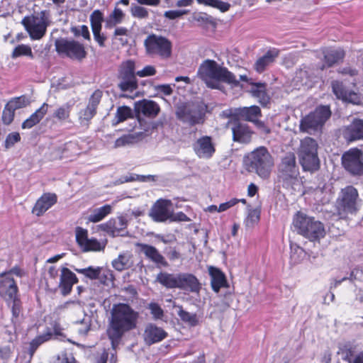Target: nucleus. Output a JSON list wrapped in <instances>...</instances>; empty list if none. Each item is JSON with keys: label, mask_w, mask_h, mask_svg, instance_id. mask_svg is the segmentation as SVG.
Returning a JSON list of instances; mask_svg holds the SVG:
<instances>
[{"label": "nucleus", "mask_w": 363, "mask_h": 363, "mask_svg": "<svg viewBox=\"0 0 363 363\" xmlns=\"http://www.w3.org/2000/svg\"><path fill=\"white\" fill-rule=\"evenodd\" d=\"M139 313L129 305L118 303L113 305L106 333L115 350L120 344L123 336L136 328Z\"/></svg>", "instance_id": "obj_1"}, {"label": "nucleus", "mask_w": 363, "mask_h": 363, "mask_svg": "<svg viewBox=\"0 0 363 363\" xmlns=\"http://www.w3.org/2000/svg\"><path fill=\"white\" fill-rule=\"evenodd\" d=\"M197 75L211 89H217L218 82H224L233 87H238L241 86L240 81L248 82L247 75H240V79H237L233 73L213 60H204L199 67Z\"/></svg>", "instance_id": "obj_2"}, {"label": "nucleus", "mask_w": 363, "mask_h": 363, "mask_svg": "<svg viewBox=\"0 0 363 363\" xmlns=\"http://www.w3.org/2000/svg\"><path fill=\"white\" fill-rule=\"evenodd\" d=\"M245 164L249 172L255 173L262 179H267L269 177L274 162L268 150L261 146L245 157Z\"/></svg>", "instance_id": "obj_3"}, {"label": "nucleus", "mask_w": 363, "mask_h": 363, "mask_svg": "<svg viewBox=\"0 0 363 363\" xmlns=\"http://www.w3.org/2000/svg\"><path fill=\"white\" fill-rule=\"evenodd\" d=\"M157 281L168 289H179L199 294L201 289V284L192 274L179 273L169 274L160 272L157 276Z\"/></svg>", "instance_id": "obj_4"}, {"label": "nucleus", "mask_w": 363, "mask_h": 363, "mask_svg": "<svg viewBox=\"0 0 363 363\" xmlns=\"http://www.w3.org/2000/svg\"><path fill=\"white\" fill-rule=\"evenodd\" d=\"M293 226L297 233L312 242L319 241L325 235V230L323 223L301 211H298L294 215Z\"/></svg>", "instance_id": "obj_5"}, {"label": "nucleus", "mask_w": 363, "mask_h": 363, "mask_svg": "<svg viewBox=\"0 0 363 363\" xmlns=\"http://www.w3.org/2000/svg\"><path fill=\"white\" fill-rule=\"evenodd\" d=\"M207 106L203 101L182 104L177 108V118L189 126L203 124L205 121Z\"/></svg>", "instance_id": "obj_6"}, {"label": "nucleus", "mask_w": 363, "mask_h": 363, "mask_svg": "<svg viewBox=\"0 0 363 363\" xmlns=\"http://www.w3.org/2000/svg\"><path fill=\"white\" fill-rule=\"evenodd\" d=\"M318 143L310 137H306L301 140L298 151L299 162L304 171H315L320 167L318 157Z\"/></svg>", "instance_id": "obj_7"}, {"label": "nucleus", "mask_w": 363, "mask_h": 363, "mask_svg": "<svg viewBox=\"0 0 363 363\" xmlns=\"http://www.w3.org/2000/svg\"><path fill=\"white\" fill-rule=\"evenodd\" d=\"M146 54L151 57H159L167 60L172 56V43L166 37L151 33L144 40Z\"/></svg>", "instance_id": "obj_8"}, {"label": "nucleus", "mask_w": 363, "mask_h": 363, "mask_svg": "<svg viewBox=\"0 0 363 363\" xmlns=\"http://www.w3.org/2000/svg\"><path fill=\"white\" fill-rule=\"evenodd\" d=\"M298 175L299 170L294 153H286L278 166L279 182L282 183L284 187L289 188L298 182Z\"/></svg>", "instance_id": "obj_9"}, {"label": "nucleus", "mask_w": 363, "mask_h": 363, "mask_svg": "<svg viewBox=\"0 0 363 363\" xmlns=\"http://www.w3.org/2000/svg\"><path fill=\"white\" fill-rule=\"evenodd\" d=\"M360 201L358 191L353 186L342 189L337 201L339 215L342 218L347 214H355L359 209Z\"/></svg>", "instance_id": "obj_10"}, {"label": "nucleus", "mask_w": 363, "mask_h": 363, "mask_svg": "<svg viewBox=\"0 0 363 363\" xmlns=\"http://www.w3.org/2000/svg\"><path fill=\"white\" fill-rule=\"evenodd\" d=\"M330 116L331 111L328 106H319L301 120L300 130L309 133L320 130Z\"/></svg>", "instance_id": "obj_11"}, {"label": "nucleus", "mask_w": 363, "mask_h": 363, "mask_svg": "<svg viewBox=\"0 0 363 363\" xmlns=\"http://www.w3.org/2000/svg\"><path fill=\"white\" fill-rule=\"evenodd\" d=\"M342 165L347 172L354 177L363 175V152L358 148H351L341 157Z\"/></svg>", "instance_id": "obj_12"}, {"label": "nucleus", "mask_w": 363, "mask_h": 363, "mask_svg": "<svg viewBox=\"0 0 363 363\" xmlns=\"http://www.w3.org/2000/svg\"><path fill=\"white\" fill-rule=\"evenodd\" d=\"M21 23L33 40L41 39L45 35L48 26L44 11L37 15L25 16Z\"/></svg>", "instance_id": "obj_13"}, {"label": "nucleus", "mask_w": 363, "mask_h": 363, "mask_svg": "<svg viewBox=\"0 0 363 363\" xmlns=\"http://www.w3.org/2000/svg\"><path fill=\"white\" fill-rule=\"evenodd\" d=\"M56 51L71 59L82 60L86 57V52L82 44L74 40L59 38L55 42Z\"/></svg>", "instance_id": "obj_14"}, {"label": "nucleus", "mask_w": 363, "mask_h": 363, "mask_svg": "<svg viewBox=\"0 0 363 363\" xmlns=\"http://www.w3.org/2000/svg\"><path fill=\"white\" fill-rule=\"evenodd\" d=\"M172 206L170 200L160 199L153 204L149 216L155 222H165L172 216Z\"/></svg>", "instance_id": "obj_15"}, {"label": "nucleus", "mask_w": 363, "mask_h": 363, "mask_svg": "<svg viewBox=\"0 0 363 363\" xmlns=\"http://www.w3.org/2000/svg\"><path fill=\"white\" fill-rule=\"evenodd\" d=\"M79 279L76 274L67 267L60 269V281H55V286L60 289L63 296L69 295L74 284L78 283Z\"/></svg>", "instance_id": "obj_16"}, {"label": "nucleus", "mask_w": 363, "mask_h": 363, "mask_svg": "<svg viewBox=\"0 0 363 363\" xmlns=\"http://www.w3.org/2000/svg\"><path fill=\"white\" fill-rule=\"evenodd\" d=\"M231 125L234 142L247 144L251 141L254 132L247 124L240 122L238 119H235L231 122Z\"/></svg>", "instance_id": "obj_17"}, {"label": "nucleus", "mask_w": 363, "mask_h": 363, "mask_svg": "<svg viewBox=\"0 0 363 363\" xmlns=\"http://www.w3.org/2000/svg\"><path fill=\"white\" fill-rule=\"evenodd\" d=\"M342 134L348 143L363 140V120L354 118L350 124L343 128Z\"/></svg>", "instance_id": "obj_18"}, {"label": "nucleus", "mask_w": 363, "mask_h": 363, "mask_svg": "<svg viewBox=\"0 0 363 363\" xmlns=\"http://www.w3.org/2000/svg\"><path fill=\"white\" fill-rule=\"evenodd\" d=\"M193 148L199 158L209 159L216 151L211 137L207 135L199 138L194 144Z\"/></svg>", "instance_id": "obj_19"}, {"label": "nucleus", "mask_w": 363, "mask_h": 363, "mask_svg": "<svg viewBox=\"0 0 363 363\" xmlns=\"http://www.w3.org/2000/svg\"><path fill=\"white\" fill-rule=\"evenodd\" d=\"M18 286L10 273L5 274L0 279V296L5 301H11L18 296Z\"/></svg>", "instance_id": "obj_20"}, {"label": "nucleus", "mask_w": 363, "mask_h": 363, "mask_svg": "<svg viewBox=\"0 0 363 363\" xmlns=\"http://www.w3.org/2000/svg\"><path fill=\"white\" fill-rule=\"evenodd\" d=\"M167 336V333L160 327L153 323H148L143 333L144 341L146 345H151L163 340Z\"/></svg>", "instance_id": "obj_21"}, {"label": "nucleus", "mask_w": 363, "mask_h": 363, "mask_svg": "<svg viewBox=\"0 0 363 363\" xmlns=\"http://www.w3.org/2000/svg\"><path fill=\"white\" fill-rule=\"evenodd\" d=\"M140 252H143L145 257L157 265L167 267L168 262L164 257L158 251V250L152 246L145 243H137Z\"/></svg>", "instance_id": "obj_22"}, {"label": "nucleus", "mask_w": 363, "mask_h": 363, "mask_svg": "<svg viewBox=\"0 0 363 363\" xmlns=\"http://www.w3.org/2000/svg\"><path fill=\"white\" fill-rule=\"evenodd\" d=\"M57 197L55 194L45 193L36 201L33 208V213L37 216H41L50 208L57 203Z\"/></svg>", "instance_id": "obj_23"}, {"label": "nucleus", "mask_w": 363, "mask_h": 363, "mask_svg": "<svg viewBox=\"0 0 363 363\" xmlns=\"http://www.w3.org/2000/svg\"><path fill=\"white\" fill-rule=\"evenodd\" d=\"M323 54L324 63L319 67V69L321 70L342 62L345 56V51L341 48L325 49L323 51Z\"/></svg>", "instance_id": "obj_24"}, {"label": "nucleus", "mask_w": 363, "mask_h": 363, "mask_svg": "<svg viewBox=\"0 0 363 363\" xmlns=\"http://www.w3.org/2000/svg\"><path fill=\"white\" fill-rule=\"evenodd\" d=\"M128 221L123 216L118 217L116 219H110L105 223L99 225L101 230L110 235L115 237L121 235V232L127 227Z\"/></svg>", "instance_id": "obj_25"}, {"label": "nucleus", "mask_w": 363, "mask_h": 363, "mask_svg": "<svg viewBox=\"0 0 363 363\" xmlns=\"http://www.w3.org/2000/svg\"><path fill=\"white\" fill-rule=\"evenodd\" d=\"M135 110L138 114L155 118L159 113L160 108L155 101L143 99L135 104Z\"/></svg>", "instance_id": "obj_26"}, {"label": "nucleus", "mask_w": 363, "mask_h": 363, "mask_svg": "<svg viewBox=\"0 0 363 363\" xmlns=\"http://www.w3.org/2000/svg\"><path fill=\"white\" fill-rule=\"evenodd\" d=\"M251 95L258 100L262 106H267L270 101V96L267 93V84L263 82H250Z\"/></svg>", "instance_id": "obj_27"}, {"label": "nucleus", "mask_w": 363, "mask_h": 363, "mask_svg": "<svg viewBox=\"0 0 363 363\" xmlns=\"http://www.w3.org/2000/svg\"><path fill=\"white\" fill-rule=\"evenodd\" d=\"M233 116L242 120L255 123L262 116L261 109L257 106L235 108Z\"/></svg>", "instance_id": "obj_28"}, {"label": "nucleus", "mask_w": 363, "mask_h": 363, "mask_svg": "<svg viewBox=\"0 0 363 363\" xmlns=\"http://www.w3.org/2000/svg\"><path fill=\"white\" fill-rule=\"evenodd\" d=\"M208 273L211 277V285L213 291L218 293L221 288L228 287L225 274L218 268L210 266Z\"/></svg>", "instance_id": "obj_29"}, {"label": "nucleus", "mask_w": 363, "mask_h": 363, "mask_svg": "<svg viewBox=\"0 0 363 363\" xmlns=\"http://www.w3.org/2000/svg\"><path fill=\"white\" fill-rule=\"evenodd\" d=\"M279 55L278 50H269L263 56L258 58L254 65L255 69L259 72H263L265 69L274 61Z\"/></svg>", "instance_id": "obj_30"}, {"label": "nucleus", "mask_w": 363, "mask_h": 363, "mask_svg": "<svg viewBox=\"0 0 363 363\" xmlns=\"http://www.w3.org/2000/svg\"><path fill=\"white\" fill-rule=\"evenodd\" d=\"M49 105L46 103L37 109L28 118L24 121L21 125L22 128H31L38 124L47 113Z\"/></svg>", "instance_id": "obj_31"}, {"label": "nucleus", "mask_w": 363, "mask_h": 363, "mask_svg": "<svg viewBox=\"0 0 363 363\" xmlns=\"http://www.w3.org/2000/svg\"><path fill=\"white\" fill-rule=\"evenodd\" d=\"M119 82L118 87L122 91L133 92L138 89V79L136 77H130L118 74Z\"/></svg>", "instance_id": "obj_32"}, {"label": "nucleus", "mask_w": 363, "mask_h": 363, "mask_svg": "<svg viewBox=\"0 0 363 363\" xmlns=\"http://www.w3.org/2000/svg\"><path fill=\"white\" fill-rule=\"evenodd\" d=\"M75 272L83 274L86 278L90 280H96L102 277V267L89 266L86 268H73Z\"/></svg>", "instance_id": "obj_33"}, {"label": "nucleus", "mask_w": 363, "mask_h": 363, "mask_svg": "<svg viewBox=\"0 0 363 363\" xmlns=\"http://www.w3.org/2000/svg\"><path fill=\"white\" fill-rule=\"evenodd\" d=\"M112 207L110 205H104L100 208L93 210L88 216V220L91 223H98L103 220L107 215L111 213Z\"/></svg>", "instance_id": "obj_34"}, {"label": "nucleus", "mask_w": 363, "mask_h": 363, "mask_svg": "<svg viewBox=\"0 0 363 363\" xmlns=\"http://www.w3.org/2000/svg\"><path fill=\"white\" fill-rule=\"evenodd\" d=\"M131 257L132 256L130 254H121L118 258L113 260L112 266L115 269L120 272L128 269L132 266Z\"/></svg>", "instance_id": "obj_35"}, {"label": "nucleus", "mask_w": 363, "mask_h": 363, "mask_svg": "<svg viewBox=\"0 0 363 363\" xmlns=\"http://www.w3.org/2000/svg\"><path fill=\"white\" fill-rule=\"evenodd\" d=\"M9 307L11 308L12 313L11 320L13 323H16L18 320L20 314L22 312V304L19 297L17 296L12 298L11 301H5Z\"/></svg>", "instance_id": "obj_36"}, {"label": "nucleus", "mask_w": 363, "mask_h": 363, "mask_svg": "<svg viewBox=\"0 0 363 363\" xmlns=\"http://www.w3.org/2000/svg\"><path fill=\"white\" fill-rule=\"evenodd\" d=\"M177 315L180 319L191 327H195L199 325V320L196 313H191L184 311L182 306L177 312Z\"/></svg>", "instance_id": "obj_37"}, {"label": "nucleus", "mask_w": 363, "mask_h": 363, "mask_svg": "<svg viewBox=\"0 0 363 363\" xmlns=\"http://www.w3.org/2000/svg\"><path fill=\"white\" fill-rule=\"evenodd\" d=\"M118 74L124 75V76H130V77H136L135 72V63L132 60H128L124 62H122L119 65Z\"/></svg>", "instance_id": "obj_38"}, {"label": "nucleus", "mask_w": 363, "mask_h": 363, "mask_svg": "<svg viewBox=\"0 0 363 363\" xmlns=\"http://www.w3.org/2000/svg\"><path fill=\"white\" fill-rule=\"evenodd\" d=\"M125 14L118 8L115 7L113 12L109 15L108 18L105 21L106 28H113L116 25L121 23L123 20Z\"/></svg>", "instance_id": "obj_39"}, {"label": "nucleus", "mask_w": 363, "mask_h": 363, "mask_svg": "<svg viewBox=\"0 0 363 363\" xmlns=\"http://www.w3.org/2000/svg\"><path fill=\"white\" fill-rule=\"evenodd\" d=\"M72 108V104L66 103L57 108L53 113L52 116L60 121H65L69 118Z\"/></svg>", "instance_id": "obj_40"}, {"label": "nucleus", "mask_w": 363, "mask_h": 363, "mask_svg": "<svg viewBox=\"0 0 363 363\" xmlns=\"http://www.w3.org/2000/svg\"><path fill=\"white\" fill-rule=\"evenodd\" d=\"M52 336V334L50 333H46L45 335H39L36 337L35 339H33L30 342V346L28 349V354L30 355V357L32 358L35 352L38 349V347L43 344V342L49 340Z\"/></svg>", "instance_id": "obj_41"}, {"label": "nucleus", "mask_w": 363, "mask_h": 363, "mask_svg": "<svg viewBox=\"0 0 363 363\" xmlns=\"http://www.w3.org/2000/svg\"><path fill=\"white\" fill-rule=\"evenodd\" d=\"M200 4L209 6L216 9H219L222 12H225L229 10L230 5L227 2H224L220 0H196Z\"/></svg>", "instance_id": "obj_42"}, {"label": "nucleus", "mask_w": 363, "mask_h": 363, "mask_svg": "<svg viewBox=\"0 0 363 363\" xmlns=\"http://www.w3.org/2000/svg\"><path fill=\"white\" fill-rule=\"evenodd\" d=\"M21 56H28L31 58L33 57L31 48L26 45H18L16 46L11 54V57L13 59L17 58Z\"/></svg>", "instance_id": "obj_43"}, {"label": "nucleus", "mask_w": 363, "mask_h": 363, "mask_svg": "<svg viewBox=\"0 0 363 363\" xmlns=\"http://www.w3.org/2000/svg\"><path fill=\"white\" fill-rule=\"evenodd\" d=\"M106 246V242H99L95 238L89 239L87 243L84 245L82 248L84 252L89 251H101L104 250Z\"/></svg>", "instance_id": "obj_44"}, {"label": "nucleus", "mask_w": 363, "mask_h": 363, "mask_svg": "<svg viewBox=\"0 0 363 363\" xmlns=\"http://www.w3.org/2000/svg\"><path fill=\"white\" fill-rule=\"evenodd\" d=\"M104 21V14L100 10H95L90 15L91 30H101V23Z\"/></svg>", "instance_id": "obj_45"}, {"label": "nucleus", "mask_w": 363, "mask_h": 363, "mask_svg": "<svg viewBox=\"0 0 363 363\" xmlns=\"http://www.w3.org/2000/svg\"><path fill=\"white\" fill-rule=\"evenodd\" d=\"M132 116V110L130 108L123 106L117 108L115 118H116V123H121L128 118Z\"/></svg>", "instance_id": "obj_46"}, {"label": "nucleus", "mask_w": 363, "mask_h": 363, "mask_svg": "<svg viewBox=\"0 0 363 363\" xmlns=\"http://www.w3.org/2000/svg\"><path fill=\"white\" fill-rule=\"evenodd\" d=\"M91 320L90 317L85 316L82 320L76 322L77 330L79 335H86L91 328Z\"/></svg>", "instance_id": "obj_47"}, {"label": "nucleus", "mask_w": 363, "mask_h": 363, "mask_svg": "<svg viewBox=\"0 0 363 363\" xmlns=\"http://www.w3.org/2000/svg\"><path fill=\"white\" fill-rule=\"evenodd\" d=\"M76 233V240L80 247L82 249L83 247L89 240L88 238V231L86 229H84L81 227H77L75 230Z\"/></svg>", "instance_id": "obj_48"}, {"label": "nucleus", "mask_w": 363, "mask_h": 363, "mask_svg": "<svg viewBox=\"0 0 363 363\" xmlns=\"http://www.w3.org/2000/svg\"><path fill=\"white\" fill-rule=\"evenodd\" d=\"M96 113L95 109L86 106V107L81 110L79 113V119L81 123H87Z\"/></svg>", "instance_id": "obj_49"}, {"label": "nucleus", "mask_w": 363, "mask_h": 363, "mask_svg": "<svg viewBox=\"0 0 363 363\" xmlns=\"http://www.w3.org/2000/svg\"><path fill=\"white\" fill-rule=\"evenodd\" d=\"M130 13L133 17L141 19L147 18L149 16L147 9L135 4H132L130 7Z\"/></svg>", "instance_id": "obj_50"}, {"label": "nucleus", "mask_w": 363, "mask_h": 363, "mask_svg": "<svg viewBox=\"0 0 363 363\" xmlns=\"http://www.w3.org/2000/svg\"><path fill=\"white\" fill-rule=\"evenodd\" d=\"M332 89L334 94L340 99H342L347 91L343 84L339 81H333L332 82Z\"/></svg>", "instance_id": "obj_51"}, {"label": "nucleus", "mask_w": 363, "mask_h": 363, "mask_svg": "<svg viewBox=\"0 0 363 363\" xmlns=\"http://www.w3.org/2000/svg\"><path fill=\"white\" fill-rule=\"evenodd\" d=\"M103 93L101 90L96 89L94 91V92L91 95L89 103L87 106L95 109L96 111V108L101 101V97H102Z\"/></svg>", "instance_id": "obj_52"}, {"label": "nucleus", "mask_w": 363, "mask_h": 363, "mask_svg": "<svg viewBox=\"0 0 363 363\" xmlns=\"http://www.w3.org/2000/svg\"><path fill=\"white\" fill-rule=\"evenodd\" d=\"M260 211L257 209L250 210L245 220L247 227L253 226L259 220Z\"/></svg>", "instance_id": "obj_53"}, {"label": "nucleus", "mask_w": 363, "mask_h": 363, "mask_svg": "<svg viewBox=\"0 0 363 363\" xmlns=\"http://www.w3.org/2000/svg\"><path fill=\"white\" fill-rule=\"evenodd\" d=\"M193 19L195 21L205 25L214 23L212 16L208 15L206 13H194L193 14Z\"/></svg>", "instance_id": "obj_54"}, {"label": "nucleus", "mask_w": 363, "mask_h": 363, "mask_svg": "<svg viewBox=\"0 0 363 363\" xmlns=\"http://www.w3.org/2000/svg\"><path fill=\"white\" fill-rule=\"evenodd\" d=\"M15 111L9 105H6L2 113V121L5 125H9L13 121Z\"/></svg>", "instance_id": "obj_55"}, {"label": "nucleus", "mask_w": 363, "mask_h": 363, "mask_svg": "<svg viewBox=\"0 0 363 363\" xmlns=\"http://www.w3.org/2000/svg\"><path fill=\"white\" fill-rule=\"evenodd\" d=\"M147 308L150 309L154 319L157 320L163 318L164 311L158 303L152 302L148 305Z\"/></svg>", "instance_id": "obj_56"}, {"label": "nucleus", "mask_w": 363, "mask_h": 363, "mask_svg": "<svg viewBox=\"0 0 363 363\" xmlns=\"http://www.w3.org/2000/svg\"><path fill=\"white\" fill-rule=\"evenodd\" d=\"M21 140L20 134L17 132L9 133L6 138L4 146L6 149L13 147L16 143Z\"/></svg>", "instance_id": "obj_57"}, {"label": "nucleus", "mask_w": 363, "mask_h": 363, "mask_svg": "<svg viewBox=\"0 0 363 363\" xmlns=\"http://www.w3.org/2000/svg\"><path fill=\"white\" fill-rule=\"evenodd\" d=\"M27 104L26 99L24 96L16 97L7 103L14 111L25 107Z\"/></svg>", "instance_id": "obj_58"}, {"label": "nucleus", "mask_w": 363, "mask_h": 363, "mask_svg": "<svg viewBox=\"0 0 363 363\" xmlns=\"http://www.w3.org/2000/svg\"><path fill=\"white\" fill-rule=\"evenodd\" d=\"M189 13V10H169L167 11L164 13V16L170 20H174L176 18H179L181 16L188 14Z\"/></svg>", "instance_id": "obj_59"}, {"label": "nucleus", "mask_w": 363, "mask_h": 363, "mask_svg": "<svg viewBox=\"0 0 363 363\" xmlns=\"http://www.w3.org/2000/svg\"><path fill=\"white\" fill-rule=\"evenodd\" d=\"M342 100L354 104H359L360 99L356 92L347 89L346 94L344 95Z\"/></svg>", "instance_id": "obj_60"}, {"label": "nucleus", "mask_w": 363, "mask_h": 363, "mask_svg": "<svg viewBox=\"0 0 363 363\" xmlns=\"http://www.w3.org/2000/svg\"><path fill=\"white\" fill-rule=\"evenodd\" d=\"M157 71L154 66L147 65L143 69L136 72L137 76L140 77H145L153 76L156 74Z\"/></svg>", "instance_id": "obj_61"}, {"label": "nucleus", "mask_w": 363, "mask_h": 363, "mask_svg": "<svg viewBox=\"0 0 363 363\" xmlns=\"http://www.w3.org/2000/svg\"><path fill=\"white\" fill-rule=\"evenodd\" d=\"M134 138L131 135H123L119 138H118L115 141L114 147H119L124 146L127 144H130L133 142Z\"/></svg>", "instance_id": "obj_62"}, {"label": "nucleus", "mask_w": 363, "mask_h": 363, "mask_svg": "<svg viewBox=\"0 0 363 363\" xmlns=\"http://www.w3.org/2000/svg\"><path fill=\"white\" fill-rule=\"evenodd\" d=\"M338 72L343 75H349L350 77L357 76L359 73L358 70L350 66H347L338 69Z\"/></svg>", "instance_id": "obj_63"}, {"label": "nucleus", "mask_w": 363, "mask_h": 363, "mask_svg": "<svg viewBox=\"0 0 363 363\" xmlns=\"http://www.w3.org/2000/svg\"><path fill=\"white\" fill-rule=\"evenodd\" d=\"M350 279L352 280H362L363 279V268L361 267H355L350 274Z\"/></svg>", "instance_id": "obj_64"}]
</instances>
